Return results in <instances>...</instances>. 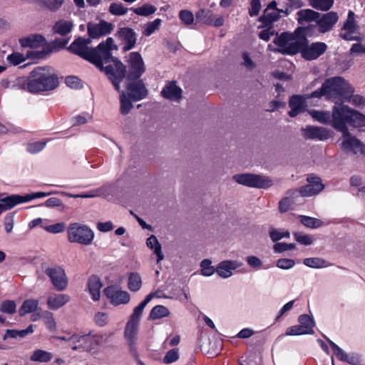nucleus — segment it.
Wrapping results in <instances>:
<instances>
[{"label": "nucleus", "mask_w": 365, "mask_h": 365, "mask_svg": "<svg viewBox=\"0 0 365 365\" xmlns=\"http://www.w3.org/2000/svg\"><path fill=\"white\" fill-rule=\"evenodd\" d=\"M180 19L186 25H190L194 21V16L189 10H181L179 13Z\"/></svg>", "instance_id": "63"}, {"label": "nucleus", "mask_w": 365, "mask_h": 365, "mask_svg": "<svg viewBox=\"0 0 365 365\" xmlns=\"http://www.w3.org/2000/svg\"><path fill=\"white\" fill-rule=\"evenodd\" d=\"M109 11L113 15L122 16L127 13L128 9L121 3H112L110 5Z\"/></svg>", "instance_id": "58"}, {"label": "nucleus", "mask_w": 365, "mask_h": 365, "mask_svg": "<svg viewBox=\"0 0 365 365\" xmlns=\"http://www.w3.org/2000/svg\"><path fill=\"white\" fill-rule=\"evenodd\" d=\"M304 334H311L301 324L292 326L288 327L286 330L285 335L287 336H297Z\"/></svg>", "instance_id": "55"}, {"label": "nucleus", "mask_w": 365, "mask_h": 365, "mask_svg": "<svg viewBox=\"0 0 365 365\" xmlns=\"http://www.w3.org/2000/svg\"><path fill=\"white\" fill-rule=\"evenodd\" d=\"M332 132L324 127L309 125L302 129V135L307 139L325 140L331 137Z\"/></svg>", "instance_id": "18"}, {"label": "nucleus", "mask_w": 365, "mask_h": 365, "mask_svg": "<svg viewBox=\"0 0 365 365\" xmlns=\"http://www.w3.org/2000/svg\"><path fill=\"white\" fill-rule=\"evenodd\" d=\"M269 235L273 242H277L282 238H289L290 237L289 232L283 229L270 228Z\"/></svg>", "instance_id": "49"}, {"label": "nucleus", "mask_w": 365, "mask_h": 365, "mask_svg": "<svg viewBox=\"0 0 365 365\" xmlns=\"http://www.w3.org/2000/svg\"><path fill=\"white\" fill-rule=\"evenodd\" d=\"M148 91L143 81L136 78L133 79L130 76L126 79L125 90L120 96V112L127 114L133 108L132 101H138L148 96Z\"/></svg>", "instance_id": "6"}, {"label": "nucleus", "mask_w": 365, "mask_h": 365, "mask_svg": "<svg viewBox=\"0 0 365 365\" xmlns=\"http://www.w3.org/2000/svg\"><path fill=\"white\" fill-rule=\"evenodd\" d=\"M327 46L324 42H314L308 43V41L302 46L300 53L303 58L307 61H313L318 58L325 53Z\"/></svg>", "instance_id": "15"}, {"label": "nucleus", "mask_w": 365, "mask_h": 365, "mask_svg": "<svg viewBox=\"0 0 365 365\" xmlns=\"http://www.w3.org/2000/svg\"><path fill=\"white\" fill-rule=\"evenodd\" d=\"M308 112L317 122L330 125L338 131L344 130L345 124L356 128L365 126V115L341 103L335 102L331 113L321 110H310Z\"/></svg>", "instance_id": "2"}, {"label": "nucleus", "mask_w": 365, "mask_h": 365, "mask_svg": "<svg viewBox=\"0 0 365 365\" xmlns=\"http://www.w3.org/2000/svg\"><path fill=\"white\" fill-rule=\"evenodd\" d=\"M78 346H74V351L96 352L98 349L94 341L93 331L85 334H78Z\"/></svg>", "instance_id": "17"}, {"label": "nucleus", "mask_w": 365, "mask_h": 365, "mask_svg": "<svg viewBox=\"0 0 365 365\" xmlns=\"http://www.w3.org/2000/svg\"><path fill=\"white\" fill-rule=\"evenodd\" d=\"M105 295L113 306L127 304L130 300V294L115 286H109L103 290Z\"/></svg>", "instance_id": "14"}, {"label": "nucleus", "mask_w": 365, "mask_h": 365, "mask_svg": "<svg viewBox=\"0 0 365 365\" xmlns=\"http://www.w3.org/2000/svg\"><path fill=\"white\" fill-rule=\"evenodd\" d=\"M58 85V78L51 67H38L30 74L27 89L31 93L52 91Z\"/></svg>", "instance_id": "5"}, {"label": "nucleus", "mask_w": 365, "mask_h": 365, "mask_svg": "<svg viewBox=\"0 0 365 365\" xmlns=\"http://www.w3.org/2000/svg\"><path fill=\"white\" fill-rule=\"evenodd\" d=\"M94 238V231L86 224L71 222L67 227V240L70 243L89 246Z\"/></svg>", "instance_id": "7"}, {"label": "nucleus", "mask_w": 365, "mask_h": 365, "mask_svg": "<svg viewBox=\"0 0 365 365\" xmlns=\"http://www.w3.org/2000/svg\"><path fill=\"white\" fill-rule=\"evenodd\" d=\"M310 31V26H299L294 32H283L274 38L273 43L277 48L273 50L284 54H296L300 52L302 46L307 43Z\"/></svg>", "instance_id": "4"}, {"label": "nucleus", "mask_w": 365, "mask_h": 365, "mask_svg": "<svg viewBox=\"0 0 365 365\" xmlns=\"http://www.w3.org/2000/svg\"><path fill=\"white\" fill-rule=\"evenodd\" d=\"M298 322L311 334H314L315 323L314 319L307 314H302L298 318Z\"/></svg>", "instance_id": "48"}, {"label": "nucleus", "mask_w": 365, "mask_h": 365, "mask_svg": "<svg viewBox=\"0 0 365 365\" xmlns=\"http://www.w3.org/2000/svg\"><path fill=\"white\" fill-rule=\"evenodd\" d=\"M302 6V2L300 0H288L285 7L281 9L282 14L288 16L292 11Z\"/></svg>", "instance_id": "53"}, {"label": "nucleus", "mask_w": 365, "mask_h": 365, "mask_svg": "<svg viewBox=\"0 0 365 365\" xmlns=\"http://www.w3.org/2000/svg\"><path fill=\"white\" fill-rule=\"evenodd\" d=\"M113 30V26L106 21H101L98 24H88V34L93 38H98L110 34Z\"/></svg>", "instance_id": "22"}, {"label": "nucleus", "mask_w": 365, "mask_h": 365, "mask_svg": "<svg viewBox=\"0 0 365 365\" xmlns=\"http://www.w3.org/2000/svg\"><path fill=\"white\" fill-rule=\"evenodd\" d=\"M20 43L23 47H30L32 48H41V51L38 53V56L42 57L44 55L50 53L52 50L50 46L47 43L45 38L40 35H31L26 38L20 39Z\"/></svg>", "instance_id": "13"}, {"label": "nucleus", "mask_w": 365, "mask_h": 365, "mask_svg": "<svg viewBox=\"0 0 365 365\" xmlns=\"http://www.w3.org/2000/svg\"><path fill=\"white\" fill-rule=\"evenodd\" d=\"M344 102H349L352 106L364 109L365 108V98L359 94L352 93L349 99H345Z\"/></svg>", "instance_id": "52"}, {"label": "nucleus", "mask_w": 365, "mask_h": 365, "mask_svg": "<svg viewBox=\"0 0 365 365\" xmlns=\"http://www.w3.org/2000/svg\"><path fill=\"white\" fill-rule=\"evenodd\" d=\"M16 309V304L14 301L6 300L1 303V311L6 314H14Z\"/></svg>", "instance_id": "61"}, {"label": "nucleus", "mask_w": 365, "mask_h": 365, "mask_svg": "<svg viewBox=\"0 0 365 365\" xmlns=\"http://www.w3.org/2000/svg\"><path fill=\"white\" fill-rule=\"evenodd\" d=\"M102 288V283L101 279L97 276H92L89 278L88 282V289L94 301H98L101 297V289Z\"/></svg>", "instance_id": "30"}, {"label": "nucleus", "mask_w": 365, "mask_h": 365, "mask_svg": "<svg viewBox=\"0 0 365 365\" xmlns=\"http://www.w3.org/2000/svg\"><path fill=\"white\" fill-rule=\"evenodd\" d=\"M91 42L89 38H78L70 45L69 50L93 63L100 70L104 71L115 89L119 91L120 82L124 79L125 75V66L117 59H113V64L103 67V63H107L110 58L111 51L118 48L113 39L111 37L108 38L96 48L88 47Z\"/></svg>", "instance_id": "1"}, {"label": "nucleus", "mask_w": 365, "mask_h": 365, "mask_svg": "<svg viewBox=\"0 0 365 365\" xmlns=\"http://www.w3.org/2000/svg\"><path fill=\"white\" fill-rule=\"evenodd\" d=\"M128 63L132 73L130 75V76L133 75L135 78H139L145 71L144 62L139 53H130L129 54Z\"/></svg>", "instance_id": "24"}, {"label": "nucleus", "mask_w": 365, "mask_h": 365, "mask_svg": "<svg viewBox=\"0 0 365 365\" xmlns=\"http://www.w3.org/2000/svg\"><path fill=\"white\" fill-rule=\"evenodd\" d=\"M142 316L132 312L126 322L124 329V338L130 350L135 349L138 333L139 330V324Z\"/></svg>", "instance_id": "10"}, {"label": "nucleus", "mask_w": 365, "mask_h": 365, "mask_svg": "<svg viewBox=\"0 0 365 365\" xmlns=\"http://www.w3.org/2000/svg\"><path fill=\"white\" fill-rule=\"evenodd\" d=\"M162 20L155 19L153 21L148 22L143 26L142 34L145 36H150L158 31L161 26Z\"/></svg>", "instance_id": "44"}, {"label": "nucleus", "mask_w": 365, "mask_h": 365, "mask_svg": "<svg viewBox=\"0 0 365 365\" xmlns=\"http://www.w3.org/2000/svg\"><path fill=\"white\" fill-rule=\"evenodd\" d=\"M196 18L200 21L207 25L220 27L224 24L222 16H217L209 9H201L196 14Z\"/></svg>", "instance_id": "20"}, {"label": "nucleus", "mask_w": 365, "mask_h": 365, "mask_svg": "<svg viewBox=\"0 0 365 365\" xmlns=\"http://www.w3.org/2000/svg\"><path fill=\"white\" fill-rule=\"evenodd\" d=\"M293 237L297 242L304 246H310L315 242L314 235L302 232H293Z\"/></svg>", "instance_id": "41"}, {"label": "nucleus", "mask_w": 365, "mask_h": 365, "mask_svg": "<svg viewBox=\"0 0 365 365\" xmlns=\"http://www.w3.org/2000/svg\"><path fill=\"white\" fill-rule=\"evenodd\" d=\"M43 317L46 327L51 331H55L56 329V323L53 314L49 312H46Z\"/></svg>", "instance_id": "59"}, {"label": "nucleus", "mask_w": 365, "mask_h": 365, "mask_svg": "<svg viewBox=\"0 0 365 365\" xmlns=\"http://www.w3.org/2000/svg\"><path fill=\"white\" fill-rule=\"evenodd\" d=\"M161 96L171 101H179L182 98V89L175 82H168L161 91Z\"/></svg>", "instance_id": "26"}, {"label": "nucleus", "mask_w": 365, "mask_h": 365, "mask_svg": "<svg viewBox=\"0 0 365 365\" xmlns=\"http://www.w3.org/2000/svg\"><path fill=\"white\" fill-rule=\"evenodd\" d=\"M108 190V187L107 186H103V187H99L96 190H91L87 193H85V194H77V195H74V194H71V193H68V192H61V195H63V196H66V197H74V198H78V197H81V198H92V197H99V196H101L103 195H104L105 192Z\"/></svg>", "instance_id": "38"}, {"label": "nucleus", "mask_w": 365, "mask_h": 365, "mask_svg": "<svg viewBox=\"0 0 365 365\" xmlns=\"http://www.w3.org/2000/svg\"><path fill=\"white\" fill-rule=\"evenodd\" d=\"M232 179L239 185L257 189H268L274 184L271 178L252 173L235 174Z\"/></svg>", "instance_id": "8"}, {"label": "nucleus", "mask_w": 365, "mask_h": 365, "mask_svg": "<svg viewBox=\"0 0 365 365\" xmlns=\"http://www.w3.org/2000/svg\"><path fill=\"white\" fill-rule=\"evenodd\" d=\"M303 264L312 269H323L331 266L329 262L318 257L305 258Z\"/></svg>", "instance_id": "36"}, {"label": "nucleus", "mask_w": 365, "mask_h": 365, "mask_svg": "<svg viewBox=\"0 0 365 365\" xmlns=\"http://www.w3.org/2000/svg\"><path fill=\"white\" fill-rule=\"evenodd\" d=\"M334 0H309V4L312 8L321 11H327L333 5Z\"/></svg>", "instance_id": "46"}, {"label": "nucleus", "mask_w": 365, "mask_h": 365, "mask_svg": "<svg viewBox=\"0 0 365 365\" xmlns=\"http://www.w3.org/2000/svg\"><path fill=\"white\" fill-rule=\"evenodd\" d=\"M295 262L292 259L281 258L276 262V266L282 269H289L294 267Z\"/></svg>", "instance_id": "62"}, {"label": "nucleus", "mask_w": 365, "mask_h": 365, "mask_svg": "<svg viewBox=\"0 0 365 365\" xmlns=\"http://www.w3.org/2000/svg\"><path fill=\"white\" fill-rule=\"evenodd\" d=\"M169 314L170 312L167 307L163 305H157L151 309L149 319L151 320H155L168 317Z\"/></svg>", "instance_id": "45"}, {"label": "nucleus", "mask_w": 365, "mask_h": 365, "mask_svg": "<svg viewBox=\"0 0 365 365\" xmlns=\"http://www.w3.org/2000/svg\"><path fill=\"white\" fill-rule=\"evenodd\" d=\"M94 341H96L98 347L106 344L108 341L111 334L105 331H93Z\"/></svg>", "instance_id": "56"}, {"label": "nucleus", "mask_w": 365, "mask_h": 365, "mask_svg": "<svg viewBox=\"0 0 365 365\" xmlns=\"http://www.w3.org/2000/svg\"><path fill=\"white\" fill-rule=\"evenodd\" d=\"M242 262L237 260H224L216 267V273L219 277L227 279L232 275V271L240 267Z\"/></svg>", "instance_id": "23"}, {"label": "nucleus", "mask_w": 365, "mask_h": 365, "mask_svg": "<svg viewBox=\"0 0 365 365\" xmlns=\"http://www.w3.org/2000/svg\"><path fill=\"white\" fill-rule=\"evenodd\" d=\"M308 184L298 189L301 197H312L320 192L324 189L322 180L317 176H309Z\"/></svg>", "instance_id": "16"}, {"label": "nucleus", "mask_w": 365, "mask_h": 365, "mask_svg": "<svg viewBox=\"0 0 365 365\" xmlns=\"http://www.w3.org/2000/svg\"><path fill=\"white\" fill-rule=\"evenodd\" d=\"M276 5L275 1L271 2L264 10L263 16L259 18V21L267 22L277 21L279 17V14L282 12L281 11L282 9L276 8Z\"/></svg>", "instance_id": "29"}, {"label": "nucleus", "mask_w": 365, "mask_h": 365, "mask_svg": "<svg viewBox=\"0 0 365 365\" xmlns=\"http://www.w3.org/2000/svg\"><path fill=\"white\" fill-rule=\"evenodd\" d=\"M43 272L49 277L52 284L58 291L64 290L68 286V278L61 267L43 266Z\"/></svg>", "instance_id": "12"}, {"label": "nucleus", "mask_w": 365, "mask_h": 365, "mask_svg": "<svg viewBox=\"0 0 365 365\" xmlns=\"http://www.w3.org/2000/svg\"><path fill=\"white\" fill-rule=\"evenodd\" d=\"M69 301V297L66 294H52L47 299V305L50 309L56 310Z\"/></svg>", "instance_id": "32"}, {"label": "nucleus", "mask_w": 365, "mask_h": 365, "mask_svg": "<svg viewBox=\"0 0 365 365\" xmlns=\"http://www.w3.org/2000/svg\"><path fill=\"white\" fill-rule=\"evenodd\" d=\"M348 125L345 124L344 129L339 130L342 133L341 149L347 153H351L357 155H365V145L351 135L348 130Z\"/></svg>", "instance_id": "9"}, {"label": "nucleus", "mask_w": 365, "mask_h": 365, "mask_svg": "<svg viewBox=\"0 0 365 365\" xmlns=\"http://www.w3.org/2000/svg\"><path fill=\"white\" fill-rule=\"evenodd\" d=\"M24 195H11L0 199V212L11 210L16 205L24 203Z\"/></svg>", "instance_id": "28"}, {"label": "nucleus", "mask_w": 365, "mask_h": 365, "mask_svg": "<svg viewBox=\"0 0 365 365\" xmlns=\"http://www.w3.org/2000/svg\"><path fill=\"white\" fill-rule=\"evenodd\" d=\"M310 96H293L289 100V107L291 108L289 112V115L291 117H295L298 114L303 112L306 107V100L310 98Z\"/></svg>", "instance_id": "27"}, {"label": "nucleus", "mask_w": 365, "mask_h": 365, "mask_svg": "<svg viewBox=\"0 0 365 365\" xmlns=\"http://www.w3.org/2000/svg\"><path fill=\"white\" fill-rule=\"evenodd\" d=\"M143 285V281L140 274L136 272H132L128 276V288L130 292H136L139 291Z\"/></svg>", "instance_id": "35"}, {"label": "nucleus", "mask_w": 365, "mask_h": 365, "mask_svg": "<svg viewBox=\"0 0 365 365\" xmlns=\"http://www.w3.org/2000/svg\"><path fill=\"white\" fill-rule=\"evenodd\" d=\"M300 192H298V189L289 190L285 196L279 202V210L281 212H285L290 209H292L293 206L299 203Z\"/></svg>", "instance_id": "21"}, {"label": "nucleus", "mask_w": 365, "mask_h": 365, "mask_svg": "<svg viewBox=\"0 0 365 365\" xmlns=\"http://www.w3.org/2000/svg\"><path fill=\"white\" fill-rule=\"evenodd\" d=\"M46 146V142L37 141L29 143L26 150L31 153H37L41 151Z\"/></svg>", "instance_id": "64"}, {"label": "nucleus", "mask_w": 365, "mask_h": 365, "mask_svg": "<svg viewBox=\"0 0 365 365\" xmlns=\"http://www.w3.org/2000/svg\"><path fill=\"white\" fill-rule=\"evenodd\" d=\"M319 14L311 9H303L297 12V21L303 25L305 23L312 21L318 18Z\"/></svg>", "instance_id": "39"}, {"label": "nucleus", "mask_w": 365, "mask_h": 365, "mask_svg": "<svg viewBox=\"0 0 365 365\" xmlns=\"http://www.w3.org/2000/svg\"><path fill=\"white\" fill-rule=\"evenodd\" d=\"M53 358V354L41 349H34L30 355V361L35 363H48Z\"/></svg>", "instance_id": "31"}, {"label": "nucleus", "mask_w": 365, "mask_h": 365, "mask_svg": "<svg viewBox=\"0 0 365 365\" xmlns=\"http://www.w3.org/2000/svg\"><path fill=\"white\" fill-rule=\"evenodd\" d=\"M73 28V22L71 20L61 19L55 23L53 31L61 36H66L71 33Z\"/></svg>", "instance_id": "34"}, {"label": "nucleus", "mask_w": 365, "mask_h": 365, "mask_svg": "<svg viewBox=\"0 0 365 365\" xmlns=\"http://www.w3.org/2000/svg\"><path fill=\"white\" fill-rule=\"evenodd\" d=\"M200 273L202 276L210 277L216 272V267L212 266V262L209 259H205L200 262Z\"/></svg>", "instance_id": "50"}, {"label": "nucleus", "mask_w": 365, "mask_h": 365, "mask_svg": "<svg viewBox=\"0 0 365 365\" xmlns=\"http://www.w3.org/2000/svg\"><path fill=\"white\" fill-rule=\"evenodd\" d=\"M35 3L43 9L50 11H57L64 3V0H34Z\"/></svg>", "instance_id": "37"}, {"label": "nucleus", "mask_w": 365, "mask_h": 365, "mask_svg": "<svg viewBox=\"0 0 365 365\" xmlns=\"http://www.w3.org/2000/svg\"><path fill=\"white\" fill-rule=\"evenodd\" d=\"M115 35L123 42L124 51H129L135 46L137 35L133 29L128 27L120 28Z\"/></svg>", "instance_id": "19"}, {"label": "nucleus", "mask_w": 365, "mask_h": 365, "mask_svg": "<svg viewBox=\"0 0 365 365\" xmlns=\"http://www.w3.org/2000/svg\"><path fill=\"white\" fill-rule=\"evenodd\" d=\"M94 322L98 327H104L109 322L108 314L106 312H98L94 316Z\"/></svg>", "instance_id": "60"}, {"label": "nucleus", "mask_w": 365, "mask_h": 365, "mask_svg": "<svg viewBox=\"0 0 365 365\" xmlns=\"http://www.w3.org/2000/svg\"><path fill=\"white\" fill-rule=\"evenodd\" d=\"M298 219L304 227L309 229H317L323 225L322 220L319 218L306 215H299Z\"/></svg>", "instance_id": "40"}, {"label": "nucleus", "mask_w": 365, "mask_h": 365, "mask_svg": "<svg viewBox=\"0 0 365 365\" xmlns=\"http://www.w3.org/2000/svg\"><path fill=\"white\" fill-rule=\"evenodd\" d=\"M38 306V301L34 299L25 300L19 309V314L24 316L27 314L34 312Z\"/></svg>", "instance_id": "42"}, {"label": "nucleus", "mask_w": 365, "mask_h": 365, "mask_svg": "<svg viewBox=\"0 0 365 365\" xmlns=\"http://www.w3.org/2000/svg\"><path fill=\"white\" fill-rule=\"evenodd\" d=\"M339 16L336 12L331 11L324 14L317 21L319 31L325 33L331 30L338 21Z\"/></svg>", "instance_id": "25"}, {"label": "nucleus", "mask_w": 365, "mask_h": 365, "mask_svg": "<svg viewBox=\"0 0 365 365\" xmlns=\"http://www.w3.org/2000/svg\"><path fill=\"white\" fill-rule=\"evenodd\" d=\"M55 339L68 343V346L74 351V346H78V333H64L63 335L54 336Z\"/></svg>", "instance_id": "43"}, {"label": "nucleus", "mask_w": 365, "mask_h": 365, "mask_svg": "<svg viewBox=\"0 0 365 365\" xmlns=\"http://www.w3.org/2000/svg\"><path fill=\"white\" fill-rule=\"evenodd\" d=\"M354 13L349 11L347 19L344 23L339 36L346 41H360L362 38L359 32V27L354 19Z\"/></svg>", "instance_id": "11"}, {"label": "nucleus", "mask_w": 365, "mask_h": 365, "mask_svg": "<svg viewBox=\"0 0 365 365\" xmlns=\"http://www.w3.org/2000/svg\"><path fill=\"white\" fill-rule=\"evenodd\" d=\"M155 297H158L156 292L150 293L147 295L143 301H142L138 306H136L133 312L143 316V310L146 305Z\"/></svg>", "instance_id": "54"}, {"label": "nucleus", "mask_w": 365, "mask_h": 365, "mask_svg": "<svg viewBox=\"0 0 365 365\" xmlns=\"http://www.w3.org/2000/svg\"><path fill=\"white\" fill-rule=\"evenodd\" d=\"M66 225L65 222L50 224L49 220H48L46 225H44V230L51 234L62 233L66 230Z\"/></svg>", "instance_id": "47"}, {"label": "nucleus", "mask_w": 365, "mask_h": 365, "mask_svg": "<svg viewBox=\"0 0 365 365\" xmlns=\"http://www.w3.org/2000/svg\"><path fill=\"white\" fill-rule=\"evenodd\" d=\"M156 10L157 9L154 6L149 4H146L141 6L134 9L133 12L139 16H147L154 14L156 11Z\"/></svg>", "instance_id": "51"}, {"label": "nucleus", "mask_w": 365, "mask_h": 365, "mask_svg": "<svg viewBox=\"0 0 365 365\" xmlns=\"http://www.w3.org/2000/svg\"><path fill=\"white\" fill-rule=\"evenodd\" d=\"M354 93L355 89L348 81L336 76L327 79L320 88L312 93L311 97L320 98L325 96L327 99L344 103L345 99H349Z\"/></svg>", "instance_id": "3"}, {"label": "nucleus", "mask_w": 365, "mask_h": 365, "mask_svg": "<svg viewBox=\"0 0 365 365\" xmlns=\"http://www.w3.org/2000/svg\"><path fill=\"white\" fill-rule=\"evenodd\" d=\"M146 245L157 256V264H160L164 259V255L162 252L161 245L157 237L155 235L150 236L146 240Z\"/></svg>", "instance_id": "33"}, {"label": "nucleus", "mask_w": 365, "mask_h": 365, "mask_svg": "<svg viewBox=\"0 0 365 365\" xmlns=\"http://www.w3.org/2000/svg\"><path fill=\"white\" fill-rule=\"evenodd\" d=\"M26 59V56L19 52H14L11 54L8 55L6 57L7 61L14 66L23 63Z\"/></svg>", "instance_id": "57"}]
</instances>
